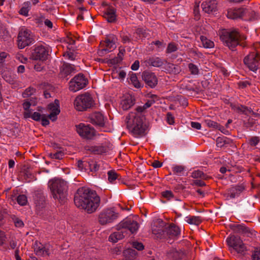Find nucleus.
Segmentation results:
<instances>
[{
	"mask_svg": "<svg viewBox=\"0 0 260 260\" xmlns=\"http://www.w3.org/2000/svg\"><path fill=\"white\" fill-rule=\"evenodd\" d=\"M117 231L110 235L109 240L111 242L116 243L118 240L122 239L126 234L125 231L119 228L118 224L117 225Z\"/></svg>",
	"mask_w": 260,
	"mask_h": 260,
	"instance_id": "obj_25",
	"label": "nucleus"
},
{
	"mask_svg": "<svg viewBox=\"0 0 260 260\" xmlns=\"http://www.w3.org/2000/svg\"><path fill=\"white\" fill-rule=\"evenodd\" d=\"M107 174L108 180L111 183L114 182L119 177L118 174L115 171L113 170L108 171Z\"/></svg>",
	"mask_w": 260,
	"mask_h": 260,
	"instance_id": "obj_35",
	"label": "nucleus"
},
{
	"mask_svg": "<svg viewBox=\"0 0 260 260\" xmlns=\"http://www.w3.org/2000/svg\"><path fill=\"white\" fill-rule=\"evenodd\" d=\"M119 228L125 231V234L127 235V231L131 233L134 234L137 232L139 228V224L136 219L134 218H126L122 220L119 224Z\"/></svg>",
	"mask_w": 260,
	"mask_h": 260,
	"instance_id": "obj_10",
	"label": "nucleus"
},
{
	"mask_svg": "<svg viewBox=\"0 0 260 260\" xmlns=\"http://www.w3.org/2000/svg\"><path fill=\"white\" fill-rule=\"evenodd\" d=\"M172 170L174 174L181 175L184 171V167L180 165H174L172 167Z\"/></svg>",
	"mask_w": 260,
	"mask_h": 260,
	"instance_id": "obj_36",
	"label": "nucleus"
},
{
	"mask_svg": "<svg viewBox=\"0 0 260 260\" xmlns=\"http://www.w3.org/2000/svg\"><path fill=\"white\" fill-rule=\"evenodd\" d=\"M252 256L253 260H260V247L255 249Z\"/></svg>",
	"mask_w": 260,
	"mask_h": 260,
	"instance_id": "obj_46",
	"label": "nucleus"
},
{
	"mask_svg": "<svg viewBox=\"0 0 260 260\" xmlns=\"http://www.w3.org/2000/svg\"><path fill=\"white\" fill-rule=\"evenodd\" d=\"M34 251L39 256H45L49 254V249L48 246L44 245L39 242H35L34 245Z\"/></svg>",
	"mask_w": 260,
	"mask_h": 260,
	"instance_id": "obj_17",
	"label": "nucleus"
},
{
	"mask_svg": "<svg viewBox=\"0 0 260 260\" xmlns=\"http://www.w3.org/2000/svg\"><path fill=\"white\" fill-rule=\"evenodd\" d=\"M31 4L29 2H25L22 4V8L19 11V14L24 16L28 15V12L30 10Z\"/></svg>",
	"mask_w": 260,
	"mask_h": 260,
	"instance_id": "obj_32",
	"label": "nucleus"
},
{
	"mask_svg": "<svg viewBox=\"0 0 260 260\" xmlns=\"http://www.w3.org/2000/svg\"><path fill=\"white\" fill-rule=\"evenodd\" d=\"M93 104V100L91 95L86 93L77 96L74 102L75 109L79 111H82L90 108Z\"/></svg>",
	"mask_w": 260,
	"mask_h": 260,
	"instance_id": "obj_6",
	"label": "nucleus"
},
{
	"mask_svg": "<svg viewBox=\"0 0 260 260\" xmlns=\"http://www.w3.org/2000/svg\"><path fill=\"white\" fill-rule=\"evenodd\" d=\"M17 203L21 206H24L27 202V200L26 196L24 194H21L17 198Z\"/></svg>",
	"mask_w": 260,
	"mask_h": 260,
	"instance_id": "obj_39",
	"label": "nucleus"
},
{
	"mask_svg": "<svg viewBox=\"0 0 260 260\" xmlns=\"http://www.w3.org/2000/svg\"><path fill=\"white\" fill-rule=\"evenodd\" d=\"M199 5H197L194 7V18L196 20H198L200 19V14H199Z\"/></svg>",
	"mask_w": 260,
	"mask_h": 260,
	"instance_id": "obj_57",
	"label": "nucleus"
},
{
	"mask_svg": "<svg viewBox=\"0 0 260 260\" xmlns=\"http://www.w3.org/2000/svg\"><path fill=\"white\" fill-rule=\"evenodd\" d=\"M246 13V10L243 9H230L228 11L227 17L232 19L243 17Z\"/></svg>",
	"mask_w": 260,
	"mask_h": 260,
	"instance_id": "obj_21",
	"label": "nucleus"
},
{
	"mask_svg": "<svg viewBox=\"0 0 260 260\" xmlns=\"http://www.w3.org/2000/svg\"><path fill=\"white\" fill-rule=\"evenodd\" d=\"M115 13L116 10L113 7L108 6L105 10L103 16L109 22H113L116 18Z\"/></svg>",
	"mask_w": 260,
	"mask_h": 260,
	"instance_id": "obj_24",
	"label": "nucleus"
},
{
	"mask_svg": "<svg viewBox=\"0 0 260 260\" xmlns=\"http://www.w3.org/2000/svg\"><path fill=\"white\" fill-rule=\"evenodd\" d=\"M167 122L169 124H172L174 123V118L173 115L169 112L167 114Z\"/></svg>",
	"mask_w": 260,
	"mask_h": 260,
	"instance_id": "obj_51",
	"label": "nucleus"
},
{
	"mask_svg": "<svg viewBox=\"0 0 260 260\" xmlns=\"http://www.w3.org/2000/svg\"><path fill=\"white\" fill-rule=\"evenodd\" d=\"M3 77L6 82L10 84H13L14 83V78L11 76L8 75L7 73L4 74Z\"/></svg>",
	"mask_w": 260,
	"mask_h": 260,
	"instance_id": "obj_44",
	"label": "nucleus"
},
{
	"mask_svg": "<svg viewBox=\"0 0 260 260\" xmlns=\"http://www.w3.org/2000/svg\"><path fill=\"white\" fill-rule=\"evenodd\" d=\"M42 117V115L37 112H34L31 115V118L37 121H40Z\"/></svg>",
	"mask_w": 260,
	"mask_h": 260,
	"instance_id": "obj_49",
	"label": "nucleus"
},
{
	"mask_svg": "<svg viewBox=\"0 0 260 260\" xmlns=\"http://www.w3.org/2000/svg\"><path fill=\"white\" fill-rule=\"evenodd\" d=\"M190 125L192 128L197 129H200L201 128V125L199 122H191Z\"/></svg>",
	"mask_w": 260,
	"mask_h": 260,
	"instance_id": "obj_60",
	"label": "nucleus"
},
{
	"mask_svg": "<svg viewBox=\"0 0 260 260\" xmlns=\"http://www.w3.org/2000/svg\"><path fill=\"white\" fill-rule=\"evenodd\" d=\"M41 124L43 126L48 125L49 124V121L44 114L42 115V117L41 118Z\"/></svg>",
	"mask_w": 260,
	"mask_h": 260,
	"instance_id": "obj_56",
	"label": "nucleus"
},
{
	"mask_svg": "<svg viewBox=\"0 0 260 260\" xmlns=\"http://www.w3.org/2000/svg\"><path fill=\"white\" fill-rule=\"evenodd\" d=\"M75 71L74 67L68 63L64 62L61 69V73L64 76H67Z\"/></svg>",
	"mask_w": 260,
	"mask_h": 260,
	"instance_id": "obj_28",
	"label": "nucleus"
},
{
	"mask_svg": "<svg viewBox=\"0 0 260 260\" xmlns=\"http://www.w3.org/2000/svg\"><path fill=\"white\" fill-rule=\"evenodd\" d=\"M35 91L36 90L35 88L32 87H28L25 89V91L23 93V96L24 98H26L27 96L31 95L34 94V93H35Z\"/></svg>",
	"mask_w": 260,
	"mask_h": 260,
	"instance_id": "obj_42",
	"label": "nucleus"
},
{
	"mask_svg": "<svg viewBox=\"0 0 260 260\" xmlns=\"http://www.w3.org/2000/svg\"><path fill=\"white\" fill-rule=\"evenodd\" d=\"M178 49L177 45L174 43H170L168 44L166 52L171 53L176 51Z\"/></svg>",
	"mask_w": 260,
	"mask_h": 260,
	"instance_id": "obj_40",
	"label": "nucleus"
},
{
	"mask_svg": "<svg viewBox=\"0 0 260 260\" xmlns=\"http://www.w3.org/2000/svg\"><path fill=\"white\" fill-rule=\"evenodd\" d=\"M232 108L234 111L239 113H244L246 112V110L247 109L246 107L243 106L242 105H235Z\"/></svg>",
	"mask_w": 260,
	"mask_h": 260,
	"instance_id": "obj_43",
	"label": "nucleus"
},
{
	"mask_svg": "<svg viewBox=\"0 0 260 260\" xmlns=\"http://www.w3.org/2000/svg\"><path fill=\"white\" fill-rule=\"evenodd\" d=\"M117 39L116 36L114 35H110L106 38L105 41L100 44L101 47H104L101 49L99 53H102L103 52H110L114 49L116 47V43Z\"/></svg>",
	"mask_w": 260,
	"mask_h": 260,
	"instance_id": "obj_13",
	"label": "nucleus"
},
{
	"mask_svg": "<svg viewBox=\"0 0 260 260\" xmlns=\"http://www.w3.org/2000/svg\"><path fill=\"white\" fill-rule=\"evenodd\" d=\"M63 56L65 58L71 60H74L76 59V55L72 52H67L63 54Z\"/></svg>",
	"mask_w": 260,
	"mask_h": 260,
	"instance_id": "obj_41",
	"label": "nucleus"
},
{
	"mask_svg": "<svg viewBox=\"0 0 260 260\" xmlns=\"http://www.w3.org/2000/svg\"><path fill=\"white\" fill-rule=\"evenodd\" d=\"M259 60H260V51L256 50L255 51L250 53L246 56L244 62L250 70L254 72L258 68Z\"/></svg>",
	"mask_w": 260,
	"mask_h": 260,
	"instance_id": "obj_11",
	"label": "nucleus"
},
{
	"mask_svg": "<svg viewBox=\"0 0 260 260\" xmlns=\"http://www.w3.org/2000/svg\"><path fill=\"white\" fill-rule=\"evenodd\" d=\"M100 201V197L95 191L86 187L79 188L74 197L75 205L88 213H92L97 210Z\"/></svg>",
	"mask_w": 260,
	"mask_h": 260,
	"instance_id": "obj_2",
	"label": "nucleus"
},
{
	"mask_svg": "<svg viewBox=\"0 0 260 260\" xmlns=\"http://www.w3.org/2000/svg\"><path fill=\"white\" fill-rule=\"evenodd\" d=\"M15 225L16 227L21 228L24 225L23 221L18 218H15L13 219Z\"/></svg>",
	"mask_w": 260,
	"mask_h": 260,
	"instance_id": "obj_53",
	"label": "nucleus"
},
{
	"mask_svg": "<svg viewBox=\"0 0 260 260\" xmlns=\"http://www.w3.org/2000/svg\"><path fill=\"white\" fill-rule=\"evenodd\" d=\"M166 227V223L161 220L158 219L152 225V232L155 235H161Z\"/></svg>",
	"mask_w": 260,
	"mask_h": 260,
	"instance_id": "obj_22",
	"label": "nucleus"
},
{
	"mask_svg": "<svg viewBox=\"0 0 260 260\" xmlns=\"http://www.w3.org/2000/svg\"><path fill=\"white\" fill-rule=\"evenodd\" d=\"M24 176H25V178L26 180L27 179H28V180H27L28 182L30 181L32 179V177H33L32 174L31 173H30L29 171H26L25 172Z\"/></svg>",
	"mask_w": 260,
	"mask_h": 260,
	"instance_id": "obj_61",
	"label": "nucleus"
},
{
	"mask_svg": "<svg viewBox=\"0 0 260 260\" xmlns=\"http://www.w3.org/2000/svg\"><path fill=\"white\" fill-rule=\"evenodd\" d=\"M217 4L215 0H207L202 3L201 7L205 12L210 13L216 10Z\"/></svg>",
	"mask_w": 260,
	"mask_h": 260,
	"instance_id": "obj_19",
	"label": "nucleus"
},
{
	"mask_svg": "<svg viewBox=\"0 0 260 260\" xmlns=\"http://www.w3.org/2000/svg\"><path fill=\"white\" fill-rule=\"evenodd\" d=\"M224 141L223 140V138L218 137L216 139V145L217 147H221L224 145Z\"/></svg>",
	"mask_w": 260,
	"mask_h": 260,
	"instance_id": "obj_58",
	"label": "nucleus"
},
{
	"mask_svg": "<svg viewBox=\"0 0 260 260\" xmlns=\"http://www.w3.org/2000/svg\"><path fill=\"white\" fill-rule=\"evenodd\" d=\"M34 41V36L30 30L25 27L20 28L17 37V45L19 48L23 49L32 44Z\"/></svg>",
	"mask_w": 260,
	"mask_h": 260,
	"instance_id": "obj_7",
	"label": "nucleus"
},
{
	"mask_svg": "<svg viewBox=\"0 0 260 260\" xmlns=\"http://www.w3.org/2000/svg\"><path fill=\"white\" fill-rule=\"evenodd\" d=\"M152 166L155 168H158L162 166V163L160 162L159 161L155 160L152 162Z\"/></svg>",
	"mask_w": 260,
	"mask_h": 260,
	"instance_id": "obj_64",
	"label": "nucleus"
},
{
	"mask_svg": "<svg viewBox=\"0 0 260 260\" xmlns=\"http://www.w3.org/2000/svg\"><path fill=\"white\" fill-rule=\"evenodd\" d=\"M48 109L50 112L48 115V118L54 121L56 120L57 116L60 113L59 102L58 100H55L53 103H50L48 106Z\"/></svg>",
	"mask_w": 260,
	"mask_h": 260,
	"instance_id": "obj_16",
	"label": "nucleus"
},
{
	"mask_svg": "<svg viewBox=\"0 0 260 260\" xmlns=\"http://www.w3.org/2000/svg\"><path fill=\"white\" fill-rule=\"evenodd\" d=\"M118 217L119 213L114 208H106L99 213L98 221L101 225H107L113 222Z\"/></svg>",
	"mask_w": 260,
	"mask_h": 260,
	"instance_id": "obj_5",
	"label": "nucleus"
},
{
	"mask_svg": "<svg viewBox=\"0 0 260 260\" xmlns=\"http://www.w3.org/2000/svg\"><path fill=\"white\" fill-rule=\"evenodd\" d=\"M91 121L93 123L100 126H103L105 124V120L103 115L99 113H95L91 116Z\"/></svg>",
	"mask_w": 260,
	"mask_h": 260,
	"instance_id": "obj_27",
	"label": "nucleus"
},
{
	"mask_svg": "<svg viewBox=\"0 0 260 260\" xmlns=\"http://www.w3.org/2000/svg\"><path fill=\"white\" fill-rule=\"evenodd\" d=\"M259 142V139L257 137L251 138L249 140V143L251 146H256Z\"/></svg>",
	"mask_w": 260,
	"mask_h": 260,
	"instance_id": "obj_55",
	"label": "nucleus"
},
{
	"mask_svg": "<svg viewBox=\"0 0 260 260\" xmlns=\"http://www.w3.org/2000/svg\"><path fill=\"white\" fill-rule=\"evenodd\" d=\"M53 198L60 203H64L67 199V182L61 179H53L48 182Z\"/></svg>",
	"mask_w": 260,
	"mask_h": 260,
	"instance_id": "obj_4",
	"label": "nucleus"
},
{
	"mask_svg": "<svg viewBox=\"0 0 260 260\" xmlns=\"http://www.w3.org/2000/svg\"><path fill=\"white\" fill-rule=\"evenodd\" d=\"M205 123L209 127H217V123L210 119H206Z\"/></svg>",
	"mask_w": 260,
	"mask_h": 260,
	"instance_id": "obj_52",
	"label": "nucleus"
},
{
	"mask_svg": "<svg viewBox=\"0 0 260 260\" xmlns=\"http://www.w3.org/2000/svg\"><path fill=\"white\" fill-rule=\"evenodd\" d=\"M200 40L203 46L206 48H212L214 46V43L213 41L208 39L206 37L201 36Z\"/></svg>",
	"mask_w": 260,
	"mask_h": 260,
	"instance_id": "obj_33",
	"label": "nucleus"
},
{
	"mask_svg": "<svg viewBox=\"0 0 260 260\" xmlns=\"http://www.w3.org/2000/svg\"><path fill=\"white\" fill-rule=\"evenodd\" d=\"M152 99L148 100L144 105L137 107L135 111L131 112L126 117L127 127L129 132L135 137L144 133L146 125L144 123V117L142 113L155 102L156 95H152Z\"/></svg>",
	"mask_w": 260,
	"mask_h": 260,
	"instance_id": "obj_1",
	"label": "nucleus"
},
{
	"mask_svg": "<svg viewBox=\"0 0 260 260\" xmlns=\"http://www.w3.org/2000/svg\"><path fill=\"white\" fill-rule=\"evenodd\" d=\"M135 103V99L132 95H125L120 103V106L123 110H127Z\"/></svg>",
	"mask_w": 260,
	"mask_h": 260,
	"instance_id": "obj_18",
	"label": "nucleus"
},
{
	"mask_svg": "<svg viewBox=\"0 0 260 260\" xmlns=\"http://www.w3.org/2000/svg\"><path fill=\"white\" fill-rule=\"evenodd\" d=\"M191 176L194 179L201 178L203 180H208L210 178V177L199 170L193 171L191 173Z\"/></svg>",
	"mask_w": 260,
	"mask_h": 260,
	"instance_id": "obj_31",
	"label": "nucleus"
},
{
	"mask_svg": "<svg viewBox=\"0 0 260 260\" xmlns=\"http://www.w3.org/2000/svg\"><path fill=\"white\" fill-rule=\"evenodd\" d=\"M7 240L6 233L4 231L0 230V246L3 245Z\"/></svg>",
	"mask_w": 260,
	"mask_h": 260,
	"instance_id": "obj_45",
	"label": "nucleus"
},
{
	"mask_svg": "<svg viewBox=\"0 0 260 260\" xmlns=\"http://www.w3.org/2000/svg\"><path fill=\"white\" fill-rule=\"evenodd\" d=\"M130 81L133 85L136 88H139L141 86V84L138 80L136 74H132L130 77Z\"/></svg>",
	"mask_w": 260,
	"mask_h": 260,
	"instance_id": "obj_38",
	"label": "nucleus"
},
{
	"mask_svg": "<svg viewBox=\"0 0 260 260\" xmlns=\"http://www.w3.org/2000/svg\"><path fill=\"white\" fill-rule=\"evenodd\" d=\"M64 155V152L61 150L55 152H51L48 154L49 157L53 159H61L63 158Z\"/></svg>",
	"mask_w": 260,
	"mask_h": 260,
	"instance_id": "obj_34",
	"label": "nucleus"
},
{
	"mask_svg": "<svg viewBox=\"0 0 260 260\" xmlns=\"http://www.w3.org/2000/svg\"><path fill=\"white\" fill-rule=\"evenodd\" d=\"M167 234L171 237H175L180 234V228L173 223H170L165 228Z\"/></svg>",
	"mask_w": 260,
	"mask_h": 260,
	"instance_id": "obj_23",
	"label": "nucleus"
},
{
	"mask_svg": "<svg viewBox=\"0 0 260 260\" xmlns=\"http://www.w3.org/2000/svg\"><path fill=\"white\" fill-rule=\"evenodd\" d=\"M142 78L145 83L151 88L154 87L157 84V78L154 73L145 71L143 73Z\"/></svg>",
	"mask_w": 260,
	"mask_h": 260,
	"instance_id": "obj_15",
	"label": "nucleus"
},
{
	"mask_svg": "<svg viewBox=\"0 0 260 260\" xmlns=\"http://www.w3.org/2000/svg\"><path fill=\"white\" fill-rule=\"evenodd\" d=\"M192 185H197L198 186H205L206 185V183L201 180H194L192 181Z\"/></svg>",
	"mask_w": 260,
	"mask_h": 260,
	"instance_id": "obj_50",
	"label": "nucleus"
},
{
	"mask_svg": "<svg viewBox=\"0 0 260 260\" xmlns=\"http://www.w3.org/2000/svg\"><path fill=\"white\" fill-rule=\"evenodd\" d=\"M220 38L224 45L231 49H233L238 45L242 43L246 37L240 33L237 29L223 30L220 35Z\"/></svg>",
	"mask_w": 260,
	"mask_h": 260,
	"instance_id": "obj_3",
	"label": "nucleus"
},
{
	"mask_svg": "<svg viewBox=\"0 0 260 260\" xmlns=\"http://www.w3.org/2000/svg\"><path fill=\"white\" fill-rule=\"evenodd\" d=\"M16 58L22 63H24L27 60V58L21 54L17 55Z\"/></svg>",
	"mask_w": 260,
	"mask_h": 260,
	"instance_id": "obj_63",
	"label": "nucleus"
},
{
	"mask_svg": "<svg viewBox=\"0 0 260 260\" xmlns=\"http://www.w3.org/2000/svg\"><path fill=\"white\" fill-rule=\"evenodd\" d=\"M76 131L81 138L86 140H92L96 135L93 127L82 123L76 125Z\"/></svg>",
	"mask_w": 260,
	"mask_h": 260,
	"instance_id": "obj_8",
	"label": "nucleus"
},
{
	"mask_svg": "<svg viewBox=\"0 0 260 260\" xmlns=\"http://www.w3.org/2000/svg\"><path fill=\"white\" fill-rule=\"evenodd\" d=\"M185 221L190 224L199 225L202 222L200 216L189 215L185 218Z\"/></svg>",
	"mask_w": 260,
	"mask_h": 260,
	"instance_id": "obj_29",
	"label": "nucleus"
},
{
	"mask_svg": "<svg viewBox=\"0 0 260 260\" xmlns=\"http://www.w3.org/2000/svg\"><path fill=\"white\" fill-rule=\"evenodd\" d=\"M85 167H88L90 172L95 173L99 170L100 164L94 160H90L86 162Z\"/></svg>",
	"mask_w": 260,
	"mask_h": 260,
	"instance_id": "obj_30",
	"label": "nucleus"
},
{
	"mask_svg": "<svg viewBox=\"0 0 260 260\" xmlns=\"http://www.w3.org/2000/svg\"><path fill=\"white\" fill-rule=\"evenodd\" d=\"M88 81L81 74H79L73 78L69 82V89L73 92H76L84 88Z\"/></svg>",
	"mask_w": 260,
	"mask_h": 260,
	"instance_id": "obj_12",
	"label": "nucleus"
},
{
	"mask_svg": "<svg viewBox=\"0 0 260 260\" xmlns=\"http://www.w3.org/2000/svg\"><path fill=\"white\" fill-rule=\"evenodd\" d=\"M132 246L135 249L138 250H141L144 249V246L142 243L138 242H134L132 243Z\"/></svg>",
	"mask_w": 260,
	"mask_h": 260,
	"instance_id": "obj_48",
	"label": "nucleus"
},
{
	"mask_svg": "<svg viewBox=\"0 0 260 260\" xmlns=\"http://www.w3.org/2000/svg\"><path fill=\"white\" fill-rule=\"evenodd\" d=\"M140 66L139 61L137 60L133 63L131 66V69L134 71H137L138 70Z\"/></svg>",
	"mask_w": 260,
	"mask_h": 260,
	"instance_id": "obj_59",
	"label": "nucleus"
},
{
	"mask_svg": "<svg viewBox=\"0 0 260 260\" xmlns=\"http://www.w3.org/2000/svg\"><path fill=\"white\" fill-rule=\"evenodd\" d=\"M239 230L242 233L246 234L249 232V229L245 226L240 225Z\"/></svg>",
	"mask_w": 260,
	"mask_h": 260,
	"instance_id": "obj_62",
	"label": "nucleus"
},
{
	"mask_svg": "<svg viewBox=\"0 0 260 260\" xmlns=\"http://www.w3.org/2000/svg\"><path fill=\"white\" fill-rule=\"evenodd\" d=\"M143 62L146 66L154 67H160L164 64V62L160 58L155 56L148 57L144 60Z\"/></svg>",
	"mask_w": 260,
	"mask_h": 260,
	"instance_id": "obj_20",
	"label": "nucleus"
},
{
	"mask_svg": "<svg viewBox=\"0 0 260 260\" xmlns=\"http://www.w3.org/2000/svg\"><path fill=\"white\" fill-rule=\"evenodd\" d=\"M152 44L157 46L158 48L161 49H163L165 47V44L163 43V42L159 41L152 42Z\"/></svg>",
	"mask_w": 260,
	"mask_h": 260,
	"instance_id": "obj_54",
	"label": "nucleus"
},
{
	"mask_svg": "<svg viewBox=\"0 0 260 260\" xmlns=\"http://www.w3.org/2000/svg\"><path fill=\"white\" fill-rule=\"evenodd\" d=\"M48 52L43 46H38L35 48L31 57L34 60H44L47 58Z\"/></svg>",
	"mask_w": 260,
	"mask_h": 260,
	"instance_id": "obj_14",
	"label": "nucleus"
},
{
	"mask_svg": "<svg viewBox=\"0 0 260 260\" xmlns=\"http://www.w3.org/2000/svg\"><path fill=\"white\" fill-rule=\"evenodd\" d=\"M85 149L94 154H102L106 153L108 150L107 147L103 145L86 146Z\"/></svg>",
	"mask_w": 260,
	"mask_h": 260,
	"instance_id": "obj_26",
	"label": "nucleus"
},
{
	"mask_svg": "<svg viewBox=\"0 0 260 260\" xmlns=\"http://www.w3.org/2000/svg\"><path fill=\"white\" fill-rule=\"evenodd\" d=\"M226 242L232 251L242 253L246 250V247L241 238L235 235L230 236L226 239Z\"/></svg>",
	"mask_w": 260,
	"mask_h": 260,
	"instance_id": "obj_9",
	"label": "nucleus"
},
{
	"mask_svg": "<svg viewBox=\"0 0 260 260\" xmlns=\"http://www.w3.org/2000/svg\"><path fill=\"white\" fill-rule=\"evenodd\" d=\"M161 195L163 197H164L168 200H170V199L173 198L174 197L173 192L170 190H166V191L162 192Z\"/></svg>",
	"mask_w": 260,
	"mask_h": 260,
	"instance_id": "obj_47",
	"label": "nucleus"
},
{
	"mask_svg": "<svg viewBox=\"0 0 260 260\" xmlns=\"http://www.w3.org/2000/svg\"><path fill=\"white\" fill-rule=\"evenodd\" d=\"M188 69L189 72L192 75H198L199 73V69L198 67L192 63L188 64Z\"/></svg>",
	"mask_w": 260,
	"mask_h": 260,
	"instance_id": "obj_37",
	"label": "nucleus"
}]
</instances>
